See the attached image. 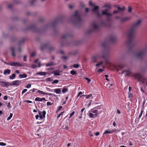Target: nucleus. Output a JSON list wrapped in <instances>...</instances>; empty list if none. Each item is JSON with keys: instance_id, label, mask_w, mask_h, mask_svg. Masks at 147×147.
<instances>
[{"instance_id": "1", "label": "nucleus", "mask_w": 147, "mask_h": 147, "mask_svg": "<svg viewBox=\"0 0 147 147\" xmlns=\"http://www.w3.org/2000/svg\"><path fill=\"white\" fill-rule=\"evenodd\" d=\"M107 55L105 53L100 52L96 55L92 57V61L93 62H96L97 60L102 58L105 60L106 64L109 67H111V66H113L114 68L117 69L118 70H119L124 67L125 65L123 64H120L118 67L113 64L110 61L107 59Z\"/></svg>"}, {"instance_id": "2", "label": "nucleus", "mask_w": 147, "mask_h": 147, "mask_svg": "<svg viewBox=\"0 0 147 147\" xmlns=\"http://www.w3.org/2000/svg\"><path fill=\"white\" fill-rule=\"evenodd\" d=\"M141 21L140 20H138L136 23H134L131 27L128 30L127 33V36L131 37L136 31V29L139 26L141 23Z\"/></svg>"}, {"instance_id": "3", "label": "nucleus", "mask_w": 147, "mask_h": 147, "mask_svg": "<svg viewBox=\"0 0 147 147\" xmlns=\"http://www.w3.org/2000/svg\"><path fill=\"white\" fill-rule=\"evenodd\" d=\"M93 7H94L92 9V11L95 12L97 16L98 17H100L103 15H105L108 17H109L112 15L111 13L108 12V9H106L105 10H103L102 11V13L100 14L98 11V6L94 5Z\"/></svg>"}, {"instance_id": "4", "label": "nucleus", "mask_w": 147, "mask_h": 147, "mask_svg": "<svg viewBox=\"0 0 147 147\" xmlns=\"http://www.w3.org/2000/svg\"><path fill=\"white\" fill-rule=\"evenodd\" d=\"M147 53V47L144 48L138 53L136 54V57L138 58H141Z\"/></svg>"}, {"instance_id": "5", "label": "nucleus", "mask_w": 147, "mask_h": 147, "mask_svg": "<svg viewBox=\"0 0 147 147\" xmlns=\"http://www.w3.org/2000/svg\"><path fill=\"white\" fill-rule=\"evenodd\" d=\"M100 25L96 22H93L91 24V28L94 30H98L100 28Z\"/></svg>"}, {"instance_id": "6", "label": "nucleus", "mask_w": 147, "mask_h": 147, "mask_svg": "<svg viewBox=\"0 0 147 147\" xmlns=\"http://www.w3.org/2000/svg\"><path fill=\"white\" fill-rule=\"evenodd\" d=\"M0 85L3 87H8L10 86V83L3 81H0Z\"/></svg>"}, {"instance_id": "7", "label": "nucleus", "mask_w": 147, "mask_h": 147, "mask_svg": "<svg viewBox=\"0 0 147 147\" xmlns=\"http://www.w3.org/2000/svg\"><path fill=\"white\" fill-rule=\"evenodd\" d=\"M9 65L11 66L20 67L22 66V65L17 62H12L9 63Z\"/></svg>"}, {"instance_id": "8", "label": "nucleus", "mask_w": 147, "mask_h": 147, "mask_svg": "<svg viewBox=\"0 0 147 147\" xmlns=\"http://www.w3.org/2000/svg\"><path fill=\"white\" fill-rule=\"evenodd\" d=\"M38 114L39 115L40 118V119H43L45 117L46 112L45 111H39L38 112Z\"/></svg>"}, {"instance_id": "9", "label": "nucleus", "mask_w": 147, "mask_h": 147, "mask_svg": "<svg viewBox=\"0 0 147 147\" xmlns=\"http://www.w3.org/2000/svg\"><path fill=\"white\" fill-rule=\"evenodd\" d=\"M74 17L78 20H81V18L80 16L79 12L78 11H76L75 12L74 15Z\"/></svg>"}, {"instance_id": "10", "label": "nucleus", "mask_w": 147, "mask_h": 147, "mask_svg": "<svg viewBox=\"0 0 147 147\" xmlns=\"http://www.w3.org/2000/svg\"><path fill=\"white\" fill-rule=\"evenodd\" d=\"M20 82L19 80H17L13 81L10 83V86H18L20 83Z\"/></svg>"}, {"instance_id": "11", "label": "nucleus", "mask_w": 147, "mask_h": 147, "mask_svg": "<svg viewBox=\"0 0 147 147\" xmlns=\"http://www.w3.org/2000/svg\"><path fill=\"white\" fill-rule=\"evenodd\" d=\"M115 131V130L114 129H112L111 130L110 129L106 130L105 131L103 135H104L105 134H112L113 132L114 131Z\"/></svg>"}, {"instance_id": "12", "label": "nucleus", "mask_w": 147, "mask_h": 147, "mask_svg": "<svg viewBox=\"0 0 147 147\" xmlns=\"http://www.w3.org/2000/svg\"><path fill=\"white\" fill-rule=\"evenodd\" d=\"M98 110L96 109H91L90 112H91L92 113H93L96 116H98Z\"/></svg>"}, {"instance_id": "13", "label": "nucleus", "mask_w": 147, "mask_h": 147, "mask_svg": "<svg viewBox=\"0 0 147 147\" xmlns=\"http://www.w3.org/2000/svg\"><path fill=\"white\" fill-rule=\"evenodd\" d=\"M36 101L41 102L42 101H46L45 98H40L39 97H37L35 99Z\"/></svg>"}, {"instance_id": "14", "label": "nucleus", "mask_w": 147, "mask_h": 147, "mask_svg": "<svg viewBox=\"0 0 147 147\" xmlns=\"http://www.w3.org/2000/svg\"><path fill=\"white\" fill-rule=\"evenodd\" d=\"M53 90L54 92L57 94H60L61 92V88H56Z\"/></svg>"}, {"instance_id": "15", "label": "nucleus", "mask_w": 147, "mask_h": 147, "mask_svg": "<svg viewBox=\"0 0 147 147\" xmlns=\"http://www.w3.org/2000/svg\"><path fill=\"white\" fill-rule=\"evenodd\" d=\"M88 115L89 117L90 118H94L97 117L91 112H90Z\"/></svg>"}, {"instance_id": "16", "label": "nucleus", "mask_w": 147, "mask_h": 147, "mask_svg": "<svg viewBox=\"0 0 147 147\" xmlns=\"http://www.w3.org/2000/svg\"><path fill=\"white\" fill-rule=\"evenodd\" d=\"M130 19L129 17H125L121 18V20L122 22H125L126 21L129 20Z\"/></svg>"}, {"instance_id": "17", "label": "nucleus", "mask_w": 147, "mask_h": 147, "mask_svg": "<svg viewBox=\"0 0 147 147\" xmlns=\"http://www.w3.org/2000/svg\"><path fill=\"white\" fill-rule=\"evenodd\" d=\"M10 73V70L8 69H5L4 70L3 72V74L5 75H7V74H9Z\"/></svg>"}, {"instance_id": "18", "label": "nucleus", "mask_w": 147, "mask_h": 147, "mask_svg": "<svg viewBox=\"0 0 147 147\" xmlns=\"http://www.w3.org/2000/svg\"><path fill=\"white\" fill-rule=\"evenodd\" d=\"M11 52L12 55L13 56H14L15 55V50L14 47H11Z\"/></svg>"}, {"instance_id": "19", "label": "nucleus", "mask_w": 147, "mask_h": 147, "mask_svg": "<svg viewBox=\"0 0 147 147\" xmlns=\"http://www.w3.org/2000/svg\"><path fill=\"white\" fill-rule=\"evenodd\" d=\"M34 63H35L37 64L38 65V67H40L41 66L40 62L39 61V59H37L34 61Z\"/></svg>"}, {"instance_id": "20", "label": "nucleus", "mask_w": 147, "mask_h": 147, "mask_svg": "<svg viewBox=\"0 0 147 147\" xmlns=\"http://www.w3.org/2000/svg\"><path fill=\"white\" fill-rule=\"evenodd\" d=\"M83 96H86V98L87 99H88L90 97H91V98H92L93 97V96H92V95L91 94H90L88 95H83Z\"/></svg>"}, {"instance_id": "21", "label": "nucleus", "mask_w": 147, "mask_h": 147, "mask_svg": "<svg viewBox=\"0 0 147 147\" xmlns=\"http://www.w3.org/2000/svg\"><path fill=\"white\" fill-rule=\"evenodd\" d=\"M27 77V75L25 74H20L19 76V77L20 78L22 79L23 78H26Z\"/></svg>"}, {"instance_id": "22", "label": "nucleus", "mask_w": 147, "mask_h": 147, "mask_svg": "<svg viewBox=\"0 0 147 147\" xmlns=\"http://www.w3.org/2000/svg\"><path fill=\"white\" fill-rule=\"evenodd\" d=\"M68 91V89L66 87H65L63 88L62 90V92L63 93H65Z\"/></svg>"}, {"instance_id": "23", "label": "nucleus", "mask_w": 147, "mask_h": 147, "mask_svg": "<svg viewBox=\"0 0 147 147\" xmlns=\"http://www.w3.org/2000/svg\"><path fill=\"white\" fill-rule=\"evenodd\" d=\"M133 42L131 40H129L128 41V42L127 43V45L128 46H133Z\"/></svg>"}, {"instance_id": "24", "label": "nucleus", "mask_w": 147, "mask_h": 147, "mask_svg": "<svg viewBox=\"0 0 147 147\" xmlns=\"http://www.w3.org/2000/svg\"><path fill=\"white\" fill-rule=\"evenodd\" d=\"M115 7H117L119 11H122L125 9V7H123L122 8H121L119 6H116Z\"/></svg>"}, {"instance_id": "25", "label": "nucleus", "mask_w": 147, "mask_h": 147, "mask_svg": "<svg viewBox=\"0 0 147 147\" xmlns=\"http://www.w3.org/2000/svg\"><path fill=\"white\" fill-rule=\"evenodd\" d=\"M37 74L42 76H45L46 74V73L45 72H38Z\"/></svg>"}, {"instance_id": "26", "label": "nucleus", "mask_w": 147, "mask_h": 147, "mask_svg": "<svg viewBox=\"0 0 147 147\" xmlns=\"http://www.w3.org/2000/svg\"><path fill=\"white\" fill-rule=\"evenodd\" d=\"M107 7L109 8V9L111 8V5L110 4H105V5L102 7Z\"/></svg>"}, {"instance_id": "27", "label": "nucleus", "mask_w": 147, "mask_h": 147, "mask_svg": "<svg viewBox=\"0 0 147 147\" xmlns=\"http://www.w3.org/2000/svg\"><path fill=\"white\" fill-rule=\"evenodd\" d=\"M38 93H39V94H43L44 95L48 94L47 93H45L44 92H43L42 91H40V90H38Z\"/></svg>"}, {"instance_id": "28", "label": "nucleus", "mask_w": 147, "mask_h": 147, "mask_svg": "<svg viewBox=\"0 0 147 147\" xmlns=\"http://www.w3.org/2000/svg\"><path fill=\"white\" fill-rule=\"evenodd\" d=\"M54 65V63L53 62H50L49 63L47 64L46 65V66L47 67L48 66H51L52 65Z\"/></svg>"}, {"instance_id": "29", "label": "nucleus", "mask_w": 147, "mask_h": 147, "mask_svg": "<svg viewBox=\"0 0 147 147\" xmlns=\"http://www.w3.org/2000/svg\"><path fill=\"white\" fill-rule=\"evenodd\" d=\"M143 111L142 109L141 111V112H140V113L139 116V117H138V119H140V118H141V117L142 115V114L143 113Z\"/></svg>"}, {"instance_id": "30", "label": "nucleus", "mask_w": 147, "mask_h": 147, "mask_svg": "<svg viewBox=\"0 0 147 147\" xmlns=\"http://www.w3.org/2000/svg\"><path fill=\"white\" fill-rule=\"evenodd\" d=\"M15 76H16V75H15V74H12L11 76H9V78L10 79H12V80H13V79H14V78H15Z\"/></svg>"}, {"instance_id": "31", "label": "nucleus", "mask_w": 147, "mask_h": 147, "mask_svg": "<svg viewBox=\"0 0 147 147\" xmlns=\"http://www.w3.org/2000/svg\"><path fill=\"white\" fill-rule=\"evenodd\" d=\"M13 116V114L11 113H10V115L7 118V121H9V120H10L11 119V117Z\"/></svg>"}, {"instance_id": "32", "label": "nucleus", "mask_w": 147, "mask_h": 147, "mask_svg": "<svg viewBox=\"0 0 147 147\" xmlns=\"http://www.w3.org/2000/svg\"><path fill=\"white\" fill-rule=\"evenodd\" d=\"M102 63L103 62L102 61H101L99 63L96 64L95 66L97 67H98L102 64Z\"/></svg>"}, {"instance_id": "33", "label": "nucleus", "mask_w": 147, "mask_h": 147, "mask_svg": "<svg viewBox=\"0 0 147 147\" xmlns=\"http://www.w3.org/2000/svg\"><path fill=\"white\" fill-rule=\"evenodd\" d=\"M55 76H59L60 75V73L59 71H56L53 72Z\"/></svg>"}, {"instance_id": "34", "label": "nucleus", "mask_w": 147, "mask_h": 147, "mask_svg": "<svg viewBox=\"0 0 147 147\" xmlns=\"http://www.w3.org/2000/svg\"><path fill=\"white\" fill-rule=\"evenodd\" d=\"M128 97L129 98H131L133 97L132 94L130 92H128Z\"/></svg>"}, {"instance_id": "35", "label": "nucleus", "mask_w": 147, "mask_h": 147, "mask_svg": "<svg viewBox=\"0 0 147 147\" xmlns=\"http://www.w3.org/2000/svg\"><path fill=\"white\" fill-rule=\"evenodd\" d=\"M108 86H106V88L108 89H111V86H113V84H108Z\"/></svg>"}, {"instance_id": "36", "label": "nucleus", "mask_w": 147, "mask_h": 147, "mask_svg": "<svg viewBox=\"0 0 147 147\" xmlns=\"http://www.w3.org/2000/svg\"><path fill=\"white\" fill-rule=\"evenodd\" d=\"M70 73L72 75H74L76 74V73L75 71L74 70H72L70 71Z\"/></svg>"}, {"instance_id": "37", "label": "nucleus", "mask_w": 147, "mask_h": 147, "mask_svg": "<svg viewBox=\"0 0 147 147\" xmlns=\"http://www.w3.org/2000/svg\"><path fill=\"white\" fill-rule=\"evenodd\" d=\"M6 144L5 143L2 142H0V146H6Z\"/></svg>"}, {"instance_id": "38", "label": "nucleus", "mask_w": 147, "mask_h": 147, "mask_svg": "<svg viewBox=\"0 0 147 147\" xmlns=\"http://www.w3.org/2000/svg\"><path fill=\"white\" fill-rule=\"evenodd\" d=\"M79 65L77 64H75L74 65L73 67L75 68H78L79 67Z\"/></svg>"}, {"instance_id": "39", "label": "nucleus", "mask_w": 147, "mask_h": 147, "mask_svg": "<svg viewBox=\"0 0 147 147\" xmlns=\"http://www.w3.org/2000/svg\"><path fill=\"white\" fill-rule=\"evenodd\" d=\"M59 82L58 80H55L53 81V82H52V84H57Z\"/></svg>"}, {"instance_id": "40", "label": "nucleus", "mask_w": 147, "mask_h": 147, "mask_svg": "<svg viewBox=\"0 0 147 147\" xmlns=\"http://www.w3.org/2000/svg\"><path fill=\"white\" fill-rule=\"evenodd\" d=\"M31 85L30 84H29L27 85L25 87L27 88H29L31 87Z\"/></svg>"}, {"instance_id": "41", "label": "nucleus", "mask_w": 147, "mask_h": 147, "mask_svg": "<svg viewBox=\"0 0 147 147\" xmlns=\"http://www.w3.org/2000/svg\"><path fill=\"white\" fill-rule=\"evenodd\" d=\"M91 101H88L86 102V103L88 104V106H89L91 105Z\"/></svg>"}, {"instance_id": "42", "label": "nucleus", "mask_w": 147, "mask_h": 147, "mask_svg": "<svg viewBox=\"0 0 147 147\" xmlns=\"http://www.w3.org/2000/svg\"><path fill=\"white\" fill-rule=\"evenodd\" d=\"M75 113V111H73L70 114V116L69 117V118H71L72 116Z\"/></svg>"}, {"instance_id": "43", "label": "nucleus", "mask_w": 147, "mask_h": 147, "mask_svg": "<svg viewBox=\"0 0 147 147\" xmlns=\"http://www.w3.org/2000/svg\"><path fill=\"white\" fill-rule=\"evenodd\" d=\"M27 90L26 89H24L22 91V94H23L24 93L26 92L27 91Z\"/></svg>"}, {"instance_id": "44", "label": "nucleus", "mask_w": 147, "mask_h": 147, "mask_svg": "<svg viewBox=\"0 0 147 147\" xmlns=\"http://www.w3.org/2000/svg\"><path fill=\"white\" fill-rule=\"evenodd\" d=\"M36 55V53L35 52H32L31 54V57H33L34 56Z\"/></svg>"}, {"instance_id": "45", "label": "nucleus", "mask_w": 147, "mask_h": 147, "mask_svg": "<svg viewBox=\"0 0 147 147\" xmlns=\"http://www.w3.org/2000/svg\"><path fill=\"white\" fill-rule=\"evenodd\" d=\"M37 67V66L35 65H33L32 66V68H34V69L36 68Z\"/></svg>"}, {"instance_id": "46", "label": "nucleus", "mask_w": 147, "mask_h": 147, "mask_svg": "<svg viewBox=\"0 0 147 147\" xmlns=\"http://www.w3.org/2000/svg\"><path fill=\"white\" fill-rule=\"evenodd\" d=\"M68 35L66 34L63 36L62 37L63 38H66L68 37Z\"/></svg>"}, {"instance_id": "47", "label": "nucleus", "mask_w": 147, "mask_h": 147, "mask_svg": "<svg viewBox=\"0 0 147 147\" xmlns=\"http://www.w3.org/2000/svg\"><path fill=\"white\" fill-rule=\"evenodd\" d=\"M62 108V106H59L57 108V111L60 110H61V109Z\"/></svg>"}, {"instance_id": "48", "label": "nucleus", "mask_w": 147, "mask_h": 147, "mask_svg": "<svg viewBox=\"0 0 147 147\" xmlns=\"http://www.w3.org/2000/svg\"><path fill=\"white\" fill-rule=\"evenodd\" d=\"M23 60L24 61H27L26 59V55H25L23 57Z\"/></svg>"}, {"instance_id": "49", "label": "nucleus", "mask_w": 147, "mask_h": 147, "mask_svg": "<svg viewBox=\"0 0 147 147\" xmlns=\"http://www.w3.org/2000/svg\"><path fill=\"white\" fill-rule=\"evenodd\" d=\"M46 89L49 91L51 92H53V91L52 90L49 88H46Z\"/></svg>"}, {"instance_id": "50", "label": "nucleus", "mask_w": 147, "mask_h": 147, "mask_svg": "<svg viewBox=\"0 0 147 147\" xmlns=\"http://www.w3.org/2000/svg\"><path fill=\"white\" fill-rule=\"evenodd\" d=\"M7 107H9V108H11L10 103L9 102H8L7 103Z\"/></svg>"}, {"instance_id": "51", "label": "nucleus", "mask_w": 147, "mask_h": 147, "mask_svg": "<svg viewBox=\"0 0 147 147\" xmlns=\"http://www.w3.org/2000/svg\"><path fill=\"white\" fill-rule=\"evenodd\" d=\"M82 94V92H79L78 94L77 97H78L80 96V95Z\"/></svg>"}, {"instance_id": "52", "label": "nucleus", "mask_w": 147, "mask_h": 147, "mask_svg": "<svg viewBox=\"0 0 147 147\" xmlns=\"http://www.w3.org/2000/svg\"><path fill=\"white\" fill-rule=\"evenodd\" d=\"M36 90V89L35 88H33L30 91H32V92H35Z\"/></svg>"}, {"instance_id": "53", "label": "nucleus", "mask_w": 147, "mask_h": 147, "mask_svg": "<svg viewBox=\"0 0 147 147\" xmlns=\"http://www.w3.org/2000/svg\"><path fill=\"white\" fill-rule=\"evenodd\" d=\"M85 78L87 80V82L88 83H89L90 82V79L87 78Z\"/></svg>"}, {"instance_id": "54", "label": "nucleus", "mask_w": 147, "mask_h": 147, "mask_svg": "<svg viewBox=\"0 0 147 147\" xmlns=\"http://www.w3.org/2000/svg\"><path fill=\"white\" fill-rule=\"evenodd\" d=\"M102 71H103V70L101 69H99L98 70V72H102Z\"/></svg>"}, {"instance_id": "55", "label": "nucleus", "mask_w": 147, "mask_h": 147, "mask_svg": "<svg viewBox=\"0 0 147 147\" xmlns=\"http://www.w3.org/2000/svg\"><path fill=\"white\" fill-rule=\"evenodd\" d=\"M25 102H27V103H32V101H30V100H26Z\"/></svg>"}, {"instance_id": "56", "label": "nucleus", "mask_w": 147, "mask_h": 147, "mask_svg": "<svg viewBox=\"0 0 147 147\" xmlns=\"http://www.w3.org/2000/svg\"><path fill=\"white\" fill-rule=\"evenodd\" d=\"M85 109V108H83L82 109H81V114H82V113H83V111Z\"/></svg>"}, {"instance_id": "57", "label": "nucleus", "mask_w": 147, "mask_h": 147, "mask_svg": "<svg viewBox=\"0 0 147 147\" xmlns=\"http://www.w3.org/2000/svg\"><path fill=\"white\" fill-rule=\"evenodd\" d=\"M131 8L130 7H129L128 9V11L129 12H131Z\"/></svg>"}, {"instance_id": "58", "label": "nucleus", "mask_w": 147, "mask_h": 147, "mask_svg": "<svg viewBox=\"0 0 147 147\" xmlns=\"http://www.w3.org/2000/svg\"><path fill=\"white\" fill-rule=\"evenodd\" d=\"M47 106L51 105V104L50 102H48L47 103Z\"/></svg>"}, {"instance_id": "59", "label": "nucleus", "mask_w": 147, "mask_h": 147, "mask_svg": "<svg viewBox=\"0 0 147 147\" xmlns=\"http://www.w3.org/2000/svg\"><path fill=\"white\" fill-rule=\"evenodd\" d=\"M7 96H4V97H3V99L5 100H7Z\"/></svg>"}, {"instance_id": "60", "label": "nucleus", "mask_w": 147, "mask_h": 147, "mask_svg": "<svg viewBox=\"0 0 147 147\" xmlns=\"http://www.w3.org/2000/svg\"><path fill=\"white\" fill-rule=\"evenodd\" d=\"M99 133L98 132H96L95 133V135L96 136H97L99 135Z\"/></svg>"}, {"instance_id": "61", "label": "nucleus", "mask_w": 147, "mask_h": 147, "mask_svg": "<svg viewBox=\"0 0 147 147\" xmlns=\"http://www.w3.org/2000/svg\"><path fill=\"white\" fill-rule=\"evenodd\" d=\"M39 115H36L35 116V117L36 119H38V118H39Z\"/></svg>"}, {"instance_id": "62", "label": "nucleus", "mask_w": 147, "mask_h": 147, "mask_svg": "<svg viewBox=\"0 0 147 147\" xmlns=\"http://www.w3.org/2000/svg\"><path fill=\"white\" fill-rule=\"evenodd\" d=\"M65 113V112L64 111H63V112H61L59 114L61 115H62L64 113Z\"/></svg>"}, {"instance_id": "63", "label": "nucleus", "mask_w": 147, "mask_h": 147, "mask_svg": "<svg viewBox=\"0 0 147 147\" xmlns=\"http://www.w3.org/2000/svg\"><path fill=\"white\" fill-rule=\"evenodd\" d=\"M63 59H66L68 58V57L67 56H63L62 57Z\"/></svg>"}, {"instance_id": "64", "label": "nucleus", "mask_w": 147, "mask_h": 147, "mask_svg": "<svg viewBox=\"0 0 147 147\" xmlns=\"http://www.w3.org/2000/svg\"><path fill=\"white\" fill-rule=\"evenodd\" d=\"M118 12V11H117V10H115L113 11V13H117Z\"/></svg>"}]
</instances>
